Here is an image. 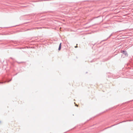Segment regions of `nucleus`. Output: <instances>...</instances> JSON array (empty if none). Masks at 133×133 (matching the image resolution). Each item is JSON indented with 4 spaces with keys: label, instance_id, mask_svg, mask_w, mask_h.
<instances>
[{
    "label": "nucleus",
    "instance_id": "f257e3e1",
    "mask_svg": "<svg viewBox=\"0 0 133 133\" xmlns=\"http://www.w3.org/2000/svg\"><path fill=\"white\" fill-rule=\"evenodd\" d=\"M121 53H123L124 55L126 56H128V54L127 52L124 50H122L121 51Z\"/></svg>",
    "mask_w": 133,
    "mask_h": 133
},
{
    "label": "nucleus",
    "instance_id": "f03ea898",
    "mask_svg": "<svg viewBox=\"0 0 133 133\" xmlns=\"http://www.w3.org/2000/svg\"><path fill=\"white\" fill-rule=\"evenodd\" d=\"M61 43H60V44H59V48H58V50H60L61 49Z\"/></svg>",
    "mask_w": 133,
    "mask_h": 133
},
{
    "label": "nucleus",
    "instance_id": "7ed1b4c3",
    "mask_svg": "<svg viewBox=\"0 0 133 133\" xmlns=\"http://www.w3.org/2000/svg\"><path fill=\"white\" fill-rule=\"evenodd\" d=\"M6 82V81H5L3 82H0V84L5 83Z\"/></svg>",
    "mask_w": 133,
    "mask_h": 133
},
{
    "label": "nucleus",
    "instance_id": "20e7f679",
    "mask_svg": "<svg viewBox=\"0 0 133 133\" xmlns=\"http://www.w3.org/2000/svg\"><path fill=\"white\" fill-rule=\"evenodd\" d=\"M112 34H111V35L109 36V37H108V38H110L111 36H112Z\"/></svg>",
    "mask_w": 133,
    "mask_h": 133
},
{
    "label": "nucleus",
    "instance_id": "39448f33",
    "mask_svg": "<svg viewBox=\"0 0 133 133\" xmlns=\"http://www.w3.org/2000/svg\"><path fill=\"white\" fill-rule=\"evenodd\" d=\"M11 79L9 81H7V82H9L11 81Z\"/></svg>",
    "mask_w": 133,
    "mask_h": 133
},
{
    "label": "nucleus",
    "instance_id": "423d86ee",
    "mask_svg": "<svg viewBox=\"0 0 133 133\" xmlns=\"http://www.w3.org/2000/svg\"><path fill=\"white\" fill-rule=\"evenodd\" d=\"M77 46H75V48H77Z\"/></svg>",
    "mask_w": 133,
    "mask_h": 133
},
{
    "label": "nucleus",
    "instance_id": "0eeeda50",
    "mask_svg": "<svg viewBox=\"0 0 133 133\" xmlns=\"http://www.w3.org/2000/svg\"><path fill=\"white\" fill-rule=\"evenodd\" d=\"M76 106H77V107H78V105H76Z\"/></svg>",
    "mask_w": 133,
    "mask_h": 133
},
{
    "label": "nucleus",
    "instance_id": "6e6552de",
    "mask_svg": "<svg viewBox=\"0 0 133 133\" xmlns=\"http://www.w3.org/2000/svg\"><path fill=\"white\" fill-rule=\"evenodd\" d=\"M1 122H0V123Z\"/></svg>",
    "mask_w": 133,
    "mask_h": 133
}]
</instances>
